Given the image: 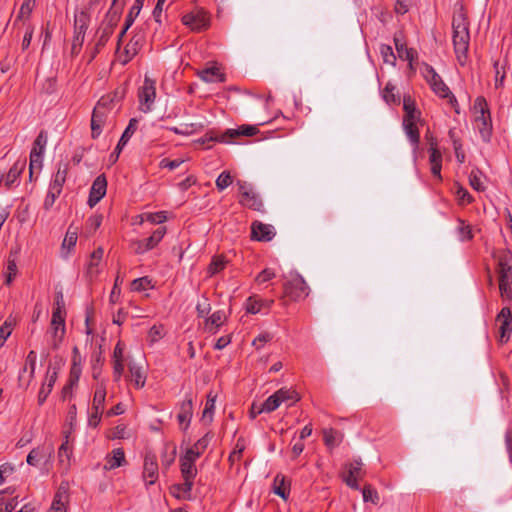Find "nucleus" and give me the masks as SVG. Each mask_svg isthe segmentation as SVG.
<instances>
[{
	"mask_svg": "<svg viewBox=\"0 0 512 512\" xmlns=\"http://www.w3.org/2000/svg\"><path fill=\"white\" fill-rule=\"evenodd\" d=\"M422 75L425 80L430 85L433 92L441 98H448V102L452 107L457 106V100L455 96L450 91L449 87L444 83L442 78L438 75V73L434 70V68L427 64L423 63L422 67Z\"/></svg>",
	"mask_w": 512,
	"mask_h": 512,
	"instance_id": "4",
	"label": "nucleus"
},
{
	"mask_svg": "<svg viewBox=\"0 0 512 512\" xmlns=\"http://www.w3.org/2000/svg\"><path fill=\"white\" fill-rule=\"evenodd\" d=\"M151 285V280L148 277L137 278L132 281L131 288L133 291H143L146 290Z\"/></svg>",
	"mask_w": 512,
	"mask_h": 512,
	"instance_id": "59",
	"label": "nucleus"
},
{
	"mask_svg": "<svg viewBox=\"0 0 512 512\" xmlns=\"http://www.w3.org/2000/svg\"><path fill=\"white\" fill-rule=\"evenodd\" d=\"M184 482L181 484H177L174 486V489L178 491V494L176 495L178 498H187L190 499L194 479H187L183 478Z\"/></svg>",
	"mask_w": 512,
	"mask_h": 512,
	"instance_id": "41",
	"label": "nucleus"
},
{
	"mask_svg": "<svg viewBox=\"0 0 512 512\" xmlns=\"http://www.w3.org/2000/svg\"><path fill=\"white\" fill-rule=\"evenodd\" d=\"M237 186L240 194L239 203L249 209L262 212L264 207L263 201L259 194L254 191L252 185L245 181L238 180Z\"/></svg>",
	"mask_w": 512,
	"mask_h": 512,
	"instance_id": "8",
	"label": "nucleus"
},
{
	"mask_svg": "<svg viewBox=\"0 0 512 512\" xmlns=\"http://www.w3.org/2000/svg\"><path fill=\"white\" fill-rule=\"evenodd\" d=\"M42 155L41 151H38L36 147H33L30 153V164H29V172L30 177L33 174L34 169H40L42 166Z\"/></svg>",
	"mask_w": 512,
	"mask_h": 512,
	"instance_id": "46",
	"label": "nucleus"
},
{
	"mask_svg": "<svg viewBox=\"0 0 512 512\" xmlns=\"http://www.w3.org/2000/svg\"><path fill=\"white\" fill-rule=\"evenodd\" d=\"M193 415V403L192 399L184 400L180 405V411L177 415V419L180 425H184L183 429H187Z\"/></svg>",
	"mask_w": 512,
	"mask_h": 512,
	"instance_id": "29",
	"label": "nucleus"
},
{
	"mask_svg": "<svg viewBox=\"0 0 512 512\" xmlns=\"http://www.w3.org/2000/svg\"><path fill=\"white\" fill-rule=\"evenodd\" d=\"M395 86H393L392 84L388 83L384 90H383V99L385 100L386 103L390 104V103H397L399 102V97L395 94Z\"/></svg>",
	"mask_w": 512,
	"mask_h": 512,
	"instance_id": "56",
	"label": "nucleus"
},
{
	"mask_svg": "<svg viewBox=\"0 0 512 512\" xmlns=\"http://www.w3.org/2000/svg\"><path fill=\"white\" fill-rule=\"evenodd\" d=\"M60 194H61V191H59L55 188L49 187V190L47 192V195H46L44 203H43V208L45 210H50L52 208V206L54 205L55 200L59 197Z\"/></svg>",
	"mask_w": 512,
	"mask_h": 512,
	"instance_id": "55",
	"label": "nucleus"
},
{
	"mask_svg": "<svg viewBox=\"0 0 512 512\" xmlns=\"http://www.w3.org/2000/svg\"><path fill=\"white\" fill-rule=\"evenodd\" d=\"M68 503V488L61 484L54 496L51 508L48 512H66Z\"/></svg>",
	"mask_w": 512,
	"mask_h": 512,
	"instance_id": "25",
	"label": "nucleus"
},
{
	"mask_svg": "<svg viewBox=\"0 0 512 512\" xmlns=\"http://www.w3.org/2000/svg\"><path fill=\"white\" fill-rule=\"evenodd\" d=\"M156 97V88L155 81L145 77L144 85L141 87L139 91V100L141 105V110L143 112H148L151 110V106L154 103Z\"/></svg>",
	"mask_w": 512,
	"mask_h": 512,
	"instance_id": "13",
	"label": "nucleus"
},
{
	"mask_svg": "<svg viewBox=\"0 0 512 512\" xmlns=\"http://www.w3.org/2000/svg\"><path fill=\"white\" fill-rule=\"evenodd\" d=\"M104 254V249L102 247H98L95 249L89 257V260L86 264V276L90 281H93L100 273V263L102 261Z\"/></svg>",
	"mask_w": 512,
	"mask_h": 512,
	"instance_id": "22",
	"label": "nucleus"
},
{
	"mask_svg": "<svg viewBox=\"0 0 512 512\" xmlns=\"http://www.w3.org/2000/svg\"><path fill=\"white\" fill-rule=\"evenodd\" d=\"M25 165V160L17 161L10 168L9 172L6 175H4V181L7 188H10L15 183V181L18 179L23 169L25 168Z\"/></svg>",
	"mask_w": 512,
	"mask_h": 512,
	"instance_id": "31",
	"label": "nucleus"
},
{
	"mask_svg": "<svg viewBox=\"0 0 512 512\" xmlns=\"http://www.w3.org/2000/svg\"><path fill=\"white\" fill-rule=\"evenodd\" d=\"M69 165L67 163H60L57 169V172L54 176V179L52 183L50 184V187L55 188L62 192L63 185L66 181V177L68 174Z\"/></svg>",
	"mask_w": 512,
	"mask_h": 512,
	"instance_id": "32",
	"label": "nucleus"
},
{
	"mask_svg": "<svg viewBox=\"0 0 512 512\" xmlns=\"http://www.w3.org/2000/svg\"><path fill=\"white\" fill-rule=\"evenodd\" d=\"M144 1L145 0H135L128 15L126 16L127 26H131L134 23L135 18L139 15V13L143 7Z\"/></svg>",
	"mask_w": 512,
	"mask_h": 512,
	"instance_id": "51",
	"label": "nucleus"
},
{
	"mask_svg": "<svg viewBox=\"0 0 512 512\" xmlns=\"http://www.w3.org/2000/svg\"><path fill=\"white\" fill-rule=\"evenodd\" d=\"M457 199L460 204H470L473 201V197L463 187H458L456 191Z\"/></svg>",
	"mask_w": 512,
	"mask_h": 512,
	"instance_id": "64",
	"label": "nucleus"
},
{
	"mask_svg": "<svg viewBox=\"0 0 512 512\" xmlns=\"http://www.w3.org/2000/svg\"><path fill=\"white\" fill-rule=\"evenodd\" d=\"M323 440L328 447H334L339 444L338 432L333 428L323 430Z\"/></svg>",
	"mask_w": 512,
	"mask_h": 512,
	"instance_id": "47",
	"label": "nucleus"
},
{
	"mask_svg": "<svg viewBox=\"0 0 512 512\" xmlns=\"http://www.w3.org/2000/svg\"><path fill=\"white\" fill-rule=\"evenodd\" d=\"M453 45L458 62L465 63L470 42L468 21L463 12L456 14L452 20Z\"/></svg>",
	"mask_w": 512,
	"mask_h": 512,
	"instance_id": "1",
	"label": "nucleus"
},
{
	"mask_svg": "<svg viewBox=\"0 0 512 512\" xmlns=\"http://www.w3.org/2000/svg\"><path fill=\"white\" fill-rule=\"evenodd\" d=\"M469 183L476 191H484L485 186L478 171H472L469 175Z\"/></svg>",
	"mask_w": 512,
	"mask_h": 512,
	"instance_id": "57",
	"label": "nucleus"
},
{
	"mask_svg": "<svg viewBox=\"0 0 512 512\" xmlns=\"http://www.w3.org/2000/svg\"><path fill=\"white\" fill-rule=\"evenodd\" d=\"M363 500L365 502H372L377 504L379 502V495L377 491L369 484H366L362 490Z\"/></svg>",
	"mask_w": 512,
	"mask_h": 512,
	"instance_id": "50",
	"label": "nucleus"
},
{
	"mask_svg": "<svg viewBox=\"0 0 512 512\" xmlns=\"http://www.w3.org/2000/svg\"><path fill=\"white\" fill-rule=\"evenodd\" d=\"M182 22L194 31H202L209 26V20L203 13H188L182 17Z\"/></svg>",
	"mask_w": 512,
	"mask_h": 512,
	"instance_id": "23",
	"label": "nucleus"
},
{
	"mask_svg": "<svg viewBox=\"0 0 512 512\" xmlns=\"http://www.w3.org/2000/svg\"><path fill=\"white\" fill-rule=\"evenodd\" d=\"M197 75L201 80L208 83H223L226 80L225 74L221 73L220 69L216 66L206 67L199 71Z\"/></svg>",
	"mask_w": 512,
	"mask_h": 512,
	"instance_id": "26",
	"label": "nucleus"
},
{
	"mask_svg": "<svg viewBox=\"0 0 512 512\" xmlns=\"http://www.w3.org/2000/svg\"><path fill=\"white\" fill-rule=\"evenodd\" d=\"M379 52L382 56L383 62L386 64H390L395 66L396 64V56L393 52V49L390 45L381 44L379 47Z\"/></svg>",
	"mask_w": 512,
	"mask_h": 512,
	"instance_id": "43",
	"label": "nucleus"
},
{
	"mask_svg": "<svg viewBox=\"0 0 512 512\" xmlns=\"http://www.w3.org/2000/svg\"><path fill=\"white\" fill-rule=\"evenodd\" d=\"M275 277V272L270 269V268H266L264 270H262L255 278V281L259 284H262V283H265V282H268L270 281L271 279H273Z\"/></svg>",
	"mask_w": 512,
	"mask_h": 512,
	"instance_id": "63",
	"label": "nucleus"
},
{
	"mask_svg": "<svg viewBox=\"0 0 512 512\" xmlns=\"http://www.w3.org/2000/svg\"><path fill=\"white\" fill-rule=\"evenodd\" d=\"M309 292V286L298 273L291 274L290 278L283 283V297L289 298L291 301L305 299Z\"/></svg>",
	"mask_w": 512,
	"mask_h": 512,
	"instance_id": "6",
	"label": "nucleus"
},
{
	"mask_svg": "<svg viewBox=\"0 0 512 512\" xmlns=\"http://www.w3.org/2000/svg\"><path fill=\"white\" fill-rule=\"evenodd\" d=\"M198 459V452L187 450L180 458V469L183 478L194 479L197 475L195 461Z\"/></svg>",
	"mask_w": 512,
	"mask_h": 512,
	"instance_id": "16",
	"label": "nucleus"
},
{
	"mask_svg": "<svg viewBox=\"0 0 512 512\" xmlns=\"http://www.w3.org/2000/svg\"><path fill=\"white\" fill-rule=\"evenodd\" d=\"M36 360H37V356H36L35 351H30L27 354L26 360H25V362L29 365V374H28V376H24L23 373H20L19 377H18L19 386L21 388H24V389L28 388L32 379L34 378V373H35V368H36Z\"/></svg>",
	"mask_w": 512,
	"mask_h": 512,
	"instance_id": "24",
	"label": "nucleus"
},
{
	"mask_svg": "<svg viewBox=\"0 0 512 512\" xmlns=\"http://www.w3.org/2000/svg\"><path fill=\"white\" fill-rule=\"evenodd\" d=\"M126 463L125 453L122 448H116L105 459V470H112L118 468Z\"/></svg>",
	"mask_w": 512,
	"mask_h": 512,
	"instance_id": "28",
	"label": "nucleus"
},
{
	"mask_svg": "<svg viewBox=\"0 0 512 512\" xmlns=\"http://www.w3.org/2000/svg\"><path fill=\"white\" fill-rule=\"evenodd\" d=\"M66 313L53 312L51 319L52 347L57 349L65 335Z\"/></svg>",
	"mask_w": 512,
	"mask_h": 512,
	"instance_id": "14",
	"label": "nucleus"
},
{
	"mask_svg": "<svg viewBox=\"0 0 512 512\" xmlns=\"http://www.w3.org/2000/svg\"><path fill=\"white\" fill-rule=\"evenodd\" d=\"M165 234H166L165 227L157 228L151 234V236H149L148 238L143 240V241H145L146 248H148V250H152L153 248H155L160 243V241L163 239Z\"/></svg>",
	"mask_w": 512,
	"mask_h": 512,
	"instance_id": "37",
	"label": "nucleus"
},
{
	"mask_svg": "<svg viewBox=\"0 0 512 512\" xmlns=\"http://www.w3.org/2000/svg\"><path fill=\"white\" fill-rule=\"evenodd\" d=\"M159 475L158 463L155 454L147 452L144 458L143 478L148 485L154 484Z\"/></svg>",
	"mask_w": 512,
	"mask_h": 512,
	"instance_id": "15",
	"label": "nucleus"
},
{
	"mask_svg": "<svg viewBox=\"0 0 512 512\" xmlns=\"http://www.w3.org/2000/svg\"><path fill=\"white\" fill-rule=\"evenodd\" d=\"M90 23V14L86 10L80 11L75 15L74 19V31L86 34V31Z\"/></svg>",
	"mask_w": 512,
	"mask_h": 512,
	"instance_id": "33",
	"label": "nucleus"
},
{
	"mask_svg": "<svg viewBox=\"0 0 512 512\" xmlns=\"http://www.w3.org/2000/svg\"><path fill=\"white\" fill-rule=\"evenodd\" d=\"M457 233L460 241H469L474 237L472 227L462 219H458Z\"/></svg>",
	"mask_w": 512,
	"mask_h": 512,
	"instance_id": "40",
	"label": "nucleus"
},
{
	"mask_svg": "<svg viewBox=\"0 0 512 512\" xmlns=\"http://www.w3.org/2000/svg\"><path fill=\"white\" fill-rule=\"evenodd\" d=\"M364 475L365 471L362 468V462L354 460L345 466L343 480L352 489H359L358 481L362 480Z\"/></svg>",
	"mask_w": 512,
	"mask_h": 512,
	"instance_id": "9",
	"label": "nucleus"
},
{
	"mask_svg": "<svg viewBox=\"0 0 512 512\" xmlns=\"http://www.w3.org/2000/svg\"><path fill=\"white\" fill-rule=\"evenodd\" d=\"M403 110L405 112L403 118V127L410 142L414 145V151L418 148L420 134L417 127L420 112L416 109L414 100L410 96L403 99Z\"/></svg>",
	"mask_w": 512,
	"mask_h": 512,
	"instance_id": "3",
	"label": "nucleus"
},
{
	"mask_svg": "<svg viewBox=\"0 0 512 512\" xmlns=\"http://www.w3.org/2000/svg\"><path fill=\"white\" fill-rule=\"evenodd\" d=\"M258 132L256 126L253 125H242L237 129H227L221 133V137L218 138L220 143H232L234 139L240 136H254Z\"/></svg>",
	"mask_w": 512,
	"mask_h": 512,
	"instance_id": "18",
	"label": "nucleus"
},
{
	"mask_svg": "<svg viewBox=\"0 0 512 512\" xmlns=\"http://www.w3.org/2000/svg\"><path fill=\"white\" fill-rule=\"evenodd\" d=\"M277 398L279 399L280 404L291 401L289 404L292 405L300 400V396L298 393L293 389H287V388H281L275 392Z\"/></svg>",
	"mask_w": 512,
	"mask_h": 512,
	"instance_id": "36",
	"label": "nucleus"
},
{
	"mask_svg": "<svg viewBox=\"0 0 512 512\" xmlns=\"http://www.w3.org/2000/svg\"><path fill=\"white\" fill-rule=\"evenodd\" d=\"M393 40L399 58L408 61L410 69L413 70V62L417 59V51L413 48L406 47L401 33L395 34Z\"/></svg>",
	"mask_w": 512,
	"mask_h": 512,
	"instance_id": "19",
	"label": "nucleus"
},
{
	"mask_svg": "<svg viewBox=\"0 0 512 512\" xmlns=\"http://www.w3.org/2000/svg\"><path fill=\"white\" fill-rule=\"evenodd\" d=\"M106 190L107 179L104 174H101L97 176L92 183L88 198V205L90 207H94L105 196Z\"/></svg>",
	"mask_w": 512,
	"mask_h": 512,
	"instance_id": "17",
	"label": "nucleus"
},
{
	"mask_svg": "<svg viewBox=\"0 0 512 512\" xmlns=\"http://www.w3.org/2000/svg\"><path fill=\"white\" fill-rule=\"evenodd\" d=\"M65 441L61 444L58 450V457L60 462H64L65 460L69 464L70 458L72 456V445L69 444V435L66 434Z\"/></svg>",
	"mask_w": 512,
	"mask_h": 512,
	"instance_id": "42",
	"label": "nucleus"
},
{
	"mask_svg": "<svg viewBox=\"0 0 512 512\" xmlns=\"http://www.w3.org/2000/svg\"><path fill=\"white\" fill-rule=\"evenodd\" d=\"M105 397H106L105 387L102 385L98 386L94 393L92 410L103 412Z\"/></svg>",
	"mask_w": 512,
	"mask_h": 512,
	"instance_id": "38",
	"label": "nucleus"
},
{
	"mask_svg": "<svg viewBox=\"0 0 512 512\" xmlns=\"http://www.w3.org/2000/svg\"><path fill=\"white\" fill-rule=\"evenodd\" d=\"M107 437L109 439H125L127 438V427L124 424H119L112 428L108 434Z\"/></svg>",
	"mask_w": 512,
	"mask_h": 512,
	"instance_id": "54",
	"label": "nucleus"
},
{
	"mask_svg": "<svg viewBox=\"0 0 512 512\" xmlns=\"http://www.w3.org/2000/svg\"><path fill=\"white\" fill-rule=\"evenodd\" d=\"M43 456H44L43 452L40 448L32 449L27 456V463L31 466H37L40 459Z\"/></svg>",
	"mask_w": 512,
	"mask_h": 512,
	"instance_id": "62",
	"label": "nucleus"
},
{
	"mask_svg": "<svg viewBox=\"0 0 512 512\" xmlns=\"http://www.w3.org/2000/svg\"><path fill=\"white\" fill-rule=\"evenodd\" d=\"M118 0H113L112 6L105 15L99 28L95 34V41H97V48H103L110 36L114 32V28L117 26L120 19V11L114 9V5Z\"/></svg>",
	"mask_w": 512,
	"mask_h": 512,
	"instance_id": "5",
	"label": "nucleus"
},
{
	"mask_svg": "<svg viewBox=\"0 0 512 512\" xmlns=\"http://www.w3.org/2000/svg\"><path fill=\"white\" fill-rule=\"evenodd\" d=\"M146 33L143 29L137 30L130 41L127 43L124 49L125 57L122 59V62L126 64L129 62L134 56L138 54V52L144 47L146 44Z\"/></svg>",
	"mask_w": 512,
	"mask_h": 512,
	"instance_id": "11",
	"label": "nucleus"
},
{
	"mask_svg": "<svg viewBox=\"0 0 512 512\" xmlns=\"http://www.w3.org/2000/svg\"><path fill=\"white\" fill-rule=\"evenodd\" d=\"M232 176L230 172L223 171L216 179V187L219 191H223L232 184Z\"/></svg>",
	"mask_w": 512,
	"mask_h": 512,
	"instance_id": "52",
	"label": "nucleus"
},
{
	"mask_svg": "<svg viewBox=\"0 0 512 512\" xmlns=\"http://www.w3.org/2000/svg\"><path fill=\"white\" fill-rule=\"evenodd\" d=\"M227 317L224 311L218 310L215 311L209 318L206 319L205 325L209 332L216 333L218 328H220Z\"/></svg>",
	"mask_w": 512,
	"mask_h": 512,
	"instance_id": "30",
	"label": "nucleus"
},
{
	"mask_svg": "<svg viewBox=\"0 0 512 512\" xmlns=\"http://www.w3.org/2000/svg\"><path fill=\"white\" fill-rule=\"evenodd\" d=\"M428 141H429V161L430 164H442V154L437 148V141L434 137L426 135Z\"/></svg>",
	"mask_w": 512,
	"mask_h": 512,
	"instance_id": "39",
	"label": "nucleus"
},
{
	"mask_svg": "<svg viewBox=\"0 0 512 512\" xmlns=\"http://www.w3.org/2000/svg\"><path fill=\"white\" fill-rule=\"evenodd\" d=\"M35 6V0H24L21 4L17 20L18 19H28L33 8Z\"/></svg>",
	"mask_w": 512,
	"mask_h": 512,
	"instance_id": "53",
	"label": "nucleus"
},
{
	"mask_svg": "<svg viewBox=\"0 0 512 512\" xmlns=\"http://www.w3.org/2000/svg\"><path fill=\"white\" fill-rule=\"evenodd\" d=\"M108 118V109L105 104L98 102L93 110L91 118V136L96 139L102 133V129Z\"/></svg>",
	"mask_w": 512,
	"mask_h": 512,
	"instance_id": "12",
	"label": "nucleus"
},
{
	"mask_svg": "<svg viewBox=\"0 0 512 512\" xmlns=\"http://www.w3.org/2000/svg\"><path fill=\"white\" fill-rule=\"evenodd\" d=\"M273 338L272 334L269 332H262L260 333L252 342V345L257 349L260 350L263 348V346L271 341Z\"/></svg>",
	"mask_w": 512,
	"mask_h": 512,
	"instance_id": "60",
	"label": "nucleus"
},
{
	"mask_svg": "<svg viewBox=\"0 0 512 512\" xmlns=\"http://www.w3.org/2000/svg\"><path fill=\"white\" fill-rule=\"evenodd\" d=\"M279 399L277 398L276 394H272L269 396L261 405H260V411H265L267 413L273 412L280 406Z\"/></svg>",
	"mask_w": 512,
	"mask_h": 512,
	"instance_id": "49",
	"label": "nucleus"
},
{
	"mask_svg": "<svg viewBox=\"0 0 512 512\" xmlns=\"http://www.w3.org/2000/svg\"><path fill=\"white\" fill-rule=\"evenodd\" d=\"M228 261L223 255L214 256L208 266L207 273L208 275L214 276L225 269Z\"/></svg>",
	"mask_w": 512,
	"mask_h": 512,
	"instance_id": "35",
	"label": "nucleus"
},
{
	"mask_svg": "<svg viewBox=\"0 0 512 512\" xmlns=\"http://www.w3.org/2000/svg\"><path fill=\"white\" fill-rule=\"evenodd\" d=\"M497 261V274L501 297L512 298V253L508 250H499L494 254Z\"/></svg>",
	"mask_w": 512,
	"mask_h": 512,
	"instance_id": "2",
	"label": "nucleus"
},
{
	"mask_svg": "<svg viewBox=\"0 0 512 512\" xmlns=\"http://www.w3.org/2000/svg\"><path fill=\"white\" fill-rule=\"evenodd\" d=\"M17 274V264L14 259H9L7 262L6 280L5 284L10 285Z\"/></svg>",
	"mask_w": 512,
	"mask_h": 512,
	"instance_id": "58",
	"label": "nucleus"
},
{
	"mask_svg": "<svg viewBox=\"0 0 512 512\" xmlns=\"http://www.w3.org/2000/svg\"><path fill=\"white\" fill-rule=\"evenodd\" d=\"M275 236V229L270 224L254 221L251 225V237L257 241H270Z\"/></svg>",
	"mask_w": 512,
	"mask_h": 512,
	"instance_id": "20",
	"label": "nucleus"
},
{
	"mask_svg": "<svg viewBox=\"0 0 512 512\" xmlns=\"http://www.w3.org/2000/svg\"><path fill=\"white\" fill-rule=\"evenodd\" d=\"M474 108L480 113V115L475 118L476 127L479 130L482 139L487 142L490 140L492 125L486 100L483 97L476 98Z\"/></svg>",
	"mask_w": 512,
	"mask_h": 512,
	"instance_id": "7",
	"label": "nucleus"
},
{
	"mask_svg": "<svg viewBox=\"0 0 512 512\" xmlns=\"http://www.w3.org/2000/svg\"><path fill=\"white\" fill-rule=\"evenodd\" d=\"M210 442L209 434H206L201 439H199L193 447L189 448L188 450H193L194 452H198V458L202 454V452L206 449Z\"/></svg>",
	"mask_w": 512,
	"mask_h": 512,
	"instance_id": "61",
	"label": "nucleus"
},
{
	"mask_svg": "<svg viewBox=\"0 0 512 512\" xmlns=\"http://www.w3.org/2000/svg\"><path fill=\"white\" fill-rule=\"evenodd\" d=\"M129 377L130 381L133 382L136 388H142L146 382V376L141 370V367L130 363L129 364Z\"/></svg>",
	"mask_w": 512,
	"mask_h": 512,
	"instance_id": "34",
	"label": "nucleus"
},
{
	"mask_svg": "<svg viewBox=\"0 0 512 512\" xmlns=\"http://www.w3.org/2000/svg\"><path fill=\"white\" fill-rule=\"evenodd\" d=\"M215 398L216 397L213 396L211 393L208 394L207 396V401L202 414V420L205 422L210 423L212 421V415L215 408Z\"/></svg>",
	"mask_w": 512,
	"mask_h": 512,
	"instance_id": "45",
	"label": "nucleus"
},
{
	"mask_svg": "<svg viewBox=\"0 0 512 512\" xmlns=\"http://www.w3.org/2000/svg\"><path fill=\"white\" fill-rule=\"evenodd\" d=\"M496 323L499 325V341L506 343L512 333V312L510 308L503 307L496 317Z\"/></svg>",
	"mask_w": 512,
	"mask_h": 512,
	"instance_id": "10",
	"label": "nucleus"
},
{
	"mask_svg": "<svg viewBox=\"0 0 512 512\" xmlns=\"http://www.w3.org/2000/svg\"><path fill=\"white\" fill-rule=\"evenodd\" d=\"M56 380H57V372L55 370L51 371L50 369H48L47 374H46V380L42 384V387L38 393L39 405H42L45 402L48 395L52 391Z\"/></svg>",
	"mask_w": 512,
	"mask_h": 512,
	"instance_id": "27",
	"label": "nucleus"
},
{
	"mask_svg": "<svg viewBox=\"0 0 512 512\" xmlns=\"http://www.w3.org/2000/svg\"><path fill=\"white\" fill-rule=\"evenodd\" d=\"M176 458V447L169 448L166 446L162 451L161 463L164 468H169L174 463Z\"/></svg>",
	"mask_w": 512,
	"mask_h": 512,
	"instance_id": "44",
	"label": "nucleus"
},
{
	"mask_svg": "<svg viewBox=\"0 0 512 512\" xmlns=\"http://www.w3.org/2000/svg\"><path fill=\"white\" fill-rule=\"evenodd\" d=\"M273 299H263L257 295H252L245 302V310L250 314H257L262 311H269L273 306Z\"/></svg>",
	"mask_w": 512,
	"mask_h": 512,
	"instance_id": "21",
	"label": "nucleus"
},
{
	"mask_svg": "<svg viewBox=\"0 0 512 512\" xmlns=\"http://www.w3.org/2000/svg\"><path fill=\"white\" fill-rule=\"evenodd\" d=\"M274 492L282 497L283 499H286L289 494V488L285 484L284 477H280L279 475L275 477L274 480Z\"/></svg>",
	"mask_w": 512,
	"mask_h": 512,
	"instance_id": "48",
	"label": "nucleus"
}]
</instances>
